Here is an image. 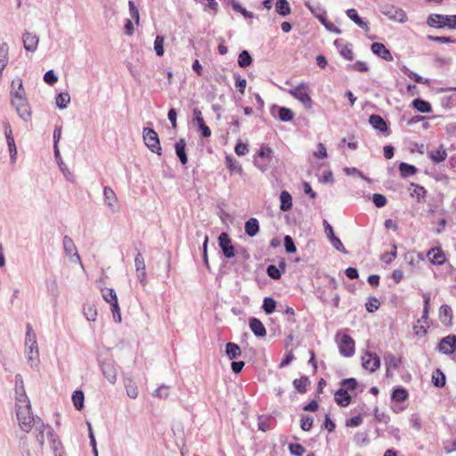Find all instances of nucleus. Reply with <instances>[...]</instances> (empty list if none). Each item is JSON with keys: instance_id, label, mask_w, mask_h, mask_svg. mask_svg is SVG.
<instances>
[{"instance_id": "49", "label": "nucleus", "mask_w": 456, "mask_h": 456, "mask_svg": "<svg viewBox=\"0 0 456 456\" xmlns=\"http://www.w3.org/2000/svg\"><path fill=\"white\" fill-rule=\"evenodd\" d=\"M164 37L163 36H157L154 41V50L156 52V54L158 56H163L164 55Z\"/></svg>"}, {"instance_id": "55", "label": "nucleus", "mask_w": 456, "mask_h": 456, "mask_svg": "<svg viewBox=\"0 0 456 456\" xmlns=\"http://www.w3.org/2000/svg\"><path fill=\"white\" fill-rule=\"evenodd\" d=\"M273 153V150L269 146H262L257 157L262 159H268L269 161H271Z\"/></svg>"}, {"instance_id": "4", "label": "nucleus", "mask_w": 456, "mask_h": 456, "mask_svg": "<svg viewBox=\"0 0 456 456\" xmlns=\"http://www.w3.org/2000/svg\"><path fill=\"white\" fill-rule=\"evenodd\" d=\"M142 137L145 145L158 155H161V147L158 134L151 128H144Z\"/></svg>"}, {"instance_id": "26", "label": "nucleus", "mask_w": 456, "mask_h": 456, "mask_svg": "<svg viewBox=\"0 0 456 456\" xmlns=\"http://www.w3.org/2000/svg\"><path fill=\"white\" fill-rule=\"evenodd\" d=\"M347 17L352 20L355 24H357L360 28L364 29L366 32L369 31L368 24L363 21L358 15L357 11L355 9H348L346 11Z\"/></svg>"}, {"instance_id": "42", "label": "nucleus", "mask_w": 456, "mask_h": 456, "mask_svg": "<svg viewBox=\"0 0 456 456\" xmlns=\"http://www.w3.org/2000/svg\"><path fill=\"white\" fill-rule=\"evenodd\" d=\"M408 397V392L405 388L399 387L393 391L391 398L392 400L402 403L404 402Z\"/></svg>"}, {"instance_id": "27", "label": "nucleus", "mask_w": 456, "mask_h": 456, "mask_svg": "<svg viewBox=\"0 0 456 456\" xmlns=\"http://www.w3.org/2000/svg\"><path fill=\"white\" fill-rule=\"evenodd\" d=\"M245 232L249 237L256 236L259 232V224L257 219H248L245 224Z\"/></svg>"}, {"instance_id": "40", "label": "nucleus", "mask_w": 456, "mask_h": 456, "mask_svg": "<svg viewBox=\"0 0 456 456\" xmlns=\"http://www.w3.org/2000/svg\"><path fill=\"white\" fill-rule=\"evenodd\" d=\"M84 393L80 390H77L72 395V402L77 410L81 411L84 407Z\"/></svg>"}, {"instance_id": "51", "label": "nucleus", "mask_w": 456, "mask_h": 456, "mask_svg": "<svg viewBox=\"0 0 456 456\" xmlns=\"http://www.w3.org/2000/svg\"><path fill=\"white\" fill-rule=\"evenodd\" d=\"M126 395L132 399H135L138 396L137 386L132 381L126 384Z\"/></svg>"}, {"instance_id": "48", "label": "nucleus", "mask_w": 456, "mask_h": 456, "mask_svg": "<svg viewBox=\"0 0 456 456\" xmlns=\"http://www.w3.org/2000/svg\"><path fill=\"white\" fill-rule=\"evenodd\" d=\"M59 168L60 170L61 171V173L63 174L64 177L69 181V182H72L74 183L75 182V179H76V176L75 175L69 170V168L67 167V165L63 162V161H61L59 162Z\"/></svg>"}, {"instance_id": "52", "label": "nucleus", "mask_w": 456, "mask_h": 456, "mask_svg": "<svg viewBox=\"0 0 456 456\" xmlns=\"http://www.w3.org/2000/svg\"><path fill=\"white\" fill-rule=\"evenodd\" d=\"M12 105L17 110L18 108L28 104V101L26 99L25 95H17V96H12L11 101Z\"/></svg>"}, {"instance_id": "38", "label": "nucleus", "mask_w": 456, "mask_h": 456, "mask_svg": "<svg viewBox=\"0 0 456 456\" xmlns=\"http://www.w3.org/2000/svg\"><path fill=\"white\" fill-rule=\"evenodd\" d=\"M399 171L403 177H408L416 174L417 168L412 165L403 162L399 165Z\"/></svg>"}, {"instance_id": "25", "label": "nucleus", "mask_w": 456, "mask_h": 456, "mask_svg": "<svg viewBox=\"0 0 456 456\" xmlns=\"http://www.w3.org/2000/svg\"><path fill=\"white\" fill-rule=\"evenodd\" d=\"M335 401L340 406H347L351 402V396L346 389H338L335 394Z\"/></svg>"}, {"instance_id": "64", "label": "nucleus", "mask_w": 456, "mask_h": 456, "mask_svg": "<svg viewBox=\"0 0 456 456\" xmlns=\"http://www.w3.org/2000/svg\"><path fill=\"white\" fill-rule=\"evenodd\" d=\"M248 152V144L243 142H238L235 146V153L238 156H244Z\"/></svg>"}, {"instance_id": "34", "label": "nucleus", "mask_w": 456, "mask_h": 456, "mask_svg": "<svg viewBox=\"0 0 456 456\" xmlns=\"http://www.w3.org/2000/svg\"><path fill=\"white\" fill-rule=\"evenodd\" d=\"M70 102V95L67 92L59 94L55 98L56 106L59 109H66Z\"/></svg>"}, {"instance_id": "35", "label": "nucleus", "mask_w": 456, "mask_h": 456, "mask_svg": "<svg viewBox=\"0 0 456 456\" xmlns=\"http://www.w3.org/2000/svg\"><path fill=\"white\" fill-rule=\"evenodd\" d=\"M276 12L281 16H287L291 12V8L287 0H277Z\"/></svg>"}, {"instance_id": "16", "label": "nucleus", "mask_w": 456, "mask_h": 456, "mask_svg": "<svg viewBox=\"0 0 456 456\" xmlns=\"http://www.w3.org/2000/svg\"><path fill=\"white\" fill-rule=\"evenodd\" d=\"M371 51L372 53L386 60V61H393V56L388 49L386 48V46L382 43H373L371 45Z\"/></svg>"}, {"instance_id": "21", "label": "nucleus", "mask_w": 456, "mask_h": 456, "mask_svg": "<svg viewBox=\"0 0 456 456\" xmlns=\"http://www.w3.org/2000/svg\"><path fill=\"white\" fill-rule=\"evenodd\" d=\"M427 256L429 261L435 265H442L445 261L444 255L440 248H431Z\"/></svg>"}, {"instance_id": "58", "label": "nucleus", "mask_w": 456, "mask_h": 456, "mask_svg": "<svg viewBox=\"0 0 456 456\" xmlns=\"http://www.w3.org/2000/svg\"><path fill=\"white\" fill-rule=\"evenodd\" d=\"M284 246L288 253H294L297 250L295 243L289 235H286L284 238Z\"/></svg>"}, {"instance_id": "56", "label": "nucleus", "mask_w": 456, "mask_h": 456, "mask_svg": "<svg viewBox=\"0 0 456 456\" xmlns=\"http://www.w3.org/2000/svg\"><path fill=\"white\" fill-rule=\"evenodd\" d=\"M300 427L304 431H308L313 426L314 419L310 416H303L300 420Z\"/></svg>"}, {"instance_id": "18", "label": "nucleus", "mask_w": 456, "mask_h": 456, "mask_svg": "<svg viewBox=\"0 0 456 456\" xmlns=\"http://www.w3.org/2000/svg\"><path fill=\"white\" fill-rule=\"evenodd\" d=\"M384 361L387 367V375L389 376L392 370H396L400 365V359L394 354L388 353L384 356Z\"/></svg>"}, {"instance_id": "53", "label": "nucleus", "mask_w": 456, "mask_h": 456, "mask_svg": "<svg viewBox=\"0 0 456 456\" xmlns=\"http://www.w3.org/2000/svg\"><path fill=\"white\" fill-rule=\"evenodd\" d=\"M344 172L346 175H357L359 177H361L362 179L367 181V182H370V178H368L367 176H365L359 169H357L356 167H345L344 168Z\"/></svg>"}, {"instance_id": "44", "label": "nucleus", "mask_w": 456, "mask_h": 456, "mask_svg": "<svg viewBox=\"0 0 456 456\" xmlns=\"http://www.w3.org/2000/svg\"><path fill=\"white\" fill-rule=\"evenodd\" d=\"M102 296L103 299L109 304L114 303L118 300L117 293L113 289L110 288L102 289Z\"/></svg>"}, {"instance_id": "2", "label": "nucleus", "mask_w": 456, "mask_h": 456, "mask_svg": "<svg viewBox=\"0 0 456 456\" xmlns=\"http://www.w3.org/2000/svg\"><path fill=\"white\" fill-rule=\"evenodd\" d=\"M16 417L20 428L28 433L36 426L37 422L43 421L38 416H34L31 411V405L16 409Z\"/></svg>"}, {"instance_id": "9", "label": "nucleus", "mask_w": 456, "mask_h": 456, "mask_svg": "<svg viewBox=\"0 0 456 456\" xmlns=\"http://www.w3.org/2000/svg\"><path fill=\"white\" fill-rule=\"evenodd\" d=\"M103 198L105 205L110 209L112 213L118 212L119 208L118 205V198L110 187L105 186L103 188Z\"/></svg>"}, {"instance_id": "19", "label": "nucleus", "mask_w": 456, "mask_h": 456, "mask_svg": "<svg viewBox=\"0 0 456 456\" xmlns=\"http://www.w3.org/2000/svg\"><path fill=\"white\" fill-rule=\"evenodd\" d=\"M249 328L256 337L263 338L266 335V330L264 324L256 318H251L249 320Z\"/></svg>"}, {"instance_id": "31", "label": "nucleus", "mask_w": 456, "mask_h": 456, "mask_svg": "<svg viewBox=\"0 0 456 456\" xmlns=\"http://www.w3.org/2000/svg\"><path fill=\"white\" fill-rule=\"evenodd\" d=\"M280 200H281V207L280 208L282 211H288L292 208V197L288 191H281V195H280Z\"/></svg>"}, {"instance_id": "22", "label": "nucleus", "mask_w": 456, "mask_h": 456, "mask_svg": "<svg viewBox=\"0 0 456 456\" xmlns=\"http://www.w3.org/2000/svg\"><path fill=\"white\" fill-rule=\"evenodd\" d=\"M186 142L184 139L181 138L175 143V153L179 158L181 163L185 165L188 162L187 155L185 152Z\"/></svg>"}, {"instance_id": "1", "label": "nucleus", "mask_w": 456, "mask_h": 456, "mask_svg": "<svg viewBox=\"0 0 456 456\" xmlns=\"http://www.w3.org/2000/svg\"><path fill=\"white\" fill-rule=\"evenodd\" d=\"M25 354L27 362L32 369H37L40 359L37 337L30 325L27 326L25 339Z\"/></svg>"}, {"instance_id": "12", "label": "nucleus", "mask_w": 456, "mask_h": 456, "mask_svg": "<svg viewBox=\"0 0 456 456\" xmlns=\"http://www.w3.org/2000/svg\"><path fill=\"white\" fill-rule=\"evenodd\" d=\"M22 42L26 51L34 53L37 49L39 37L34 33L26 31L22 34Z\"/></svg>"}, {"instance_id": "60", "label": "nucleus", "mask_w": 456, "mask_h": 456, "mask_svg": "<svg viewBox=\"0 0 456 456\" xmlns=\"http://www.w3.org/2000/svg\"><path fill=\"white\" fill-rule=\"evenodd\" d=\"M379 305H380L379 301L377 298L373 297V298H370L366 303V310L369 313H374L375 311H377L379 309Z\"/></svg>"}, {"instance_id": "10", "label": "nucleus", "mask_w": 456, "mask_h": 456, "mask_svg": "<svg viewBox=\"0 0 456 456\" xmlns=\"http://www.w3.org/2000/svg\"><path fill=\"white\" fill-rule=\"evenodd\" d=\"M380 366L379 357L374 354L367 352L362 356V367L369 370L370 372H374Z\"/></svg>"}, {"instance_id": "14", "label": "nucleus", "mask_w": 456, "mask_h": 456, "mask_svg": "<svg viewBox=\"0 0 456 456\" xmlns=\"http://www.w3.org/2000/svg\"><path fill=\"white\" fill-rule=\"evenodd\" d=\"M48 428H52V427L45 425L43 421L37 422V426L34 429V436L38 443L41 450H43L45 445V436H47Z\"/></svg>"}, {"instance_id": "50", "label": "nucleus", "mask_w": 456, "mask_h": 456, "mask_svg": "<svg viewBox=\"0 0 456 456\" xmlns=\"http://www.w3.org/2000/svg\"><path fill=\"white\" fill-rule=\"evenodd\" d=\"M293 112L290 109L281 107L279 109V118L283 122L289 121L293 118Z\"/></svg>"}, {"instance_id": "61", "label": "nucleus", "mask_w": 456, "mask_h": 456, "mask_svg": "<svg viewBox=\"0 0 456 456\" xmlns=\"http://www.w3.org/2000/svg\"><path fill=\"white\" fill-rule=\"evenodd\" d=\"M44 81L48 85H54L58 81L57 76L54 74L53 69L46 71L44 76Z\"/></svg>"}, {"instance_id": "5", "label": "nucleus", "mask_w": 456, "mask_h": 456, "mask_svg": "<svg viewBox=\"0 0 456 456\" xmlns=\"http://www.w3.org/2000/svg\"><path fill=\"white\" fill-rule=\"evenodd\" d=\"M289 93L300 102L303 103L307 110L312 109V99L309 96L308 86L305 84H300L290 89Z\"/></svg>"}, {"instance_id": "46", "label": "nucleus", "mask_w": 456, "mask_h": 456, "mask_svg": "<svg viewBox=\"0 0 456 456\" xmlns=\"http://www.w3.org/2000/svg\"><path fill=\"white\" fill-rule=\"evenodd\" d=\"M19 117L23 119L24 121L28 122L31 118V110L30 107L28 104L23 105L16 110Z\"/></svg>"}, {"instance_id": "32", "label": "nucleus", "mask_w": 456, "mask_h": 456, "mask_svg": "<svg viewBox=\"0 0 456 456\" xmlns=\"http://www.w3.org/2000/svg\"><path fill=\"white\" fill-rule=\"evenodd\" d=\"M225 352L227 356L231 360L236 359L241 354V350L240 346L237 344L232 342L226 344Z\"/></svg>"}, {"instance_id": "33", "label": "nucleus", "mask_w": 456, "mask_h": 456, "mask_svg": "<svg viewBox=\"0 0 456 456\" xmlns=\"http://www.w3.org/2000/svg\"><path fill=\"white\" fill-rule=\"evenodd\" d=\"M11 86H12V90H11L12 96L25 95V90L23 88V84H22L21 78L18 77V78L13 79Z\"/></svg>"}, {"instance_id": "30", "label": "nucleus", "mask_w": 456, "mask_h": 456, "mask_svg": "<svg viewBox=\"0 0 456 456\" xmlns=\"http://www.w3.org/2000/svg\"><path fill=\"white\" fill-rule=\"evenodd\" d=\"M445 375L440 370L436 369L432 374V383L436 387H444L445 386Z\"/></svg>"}, {"instance_id": "54", "label": "nucleus", "mask_w": 456, "mask_h": 456, "mask_svg": "<svg viewBox=\"0 0 456 456\" xmlns=\"http://www.w3.org/2000/svg\"><path fill=\"white\" fill-rule=\"evenodd\" d=\"M289 448L290 453L295 456H302L305 452V447L300 444H290Z\"/></svg>"}, {"instance_id": "17", "label": "nucleus", "mask_w": 456, "mask_h": 456, "mask_svg": "<svg viewBox=\"0 0 456 456\" xmlns=\"http://www.w3.org/2000/svg\"><path fill=\"white\" fill-rule=\"evenodd\" d=\"M427 24L431 28H442L446 27L445 15L433 13L428 17Z\"/></svg>"}, {"instance_id": "20", "label": "nucleus", "mask_w": 456, "mask_h": 456, "mask_svg": "<svg viewBox=\"0 0 456 456\" xmlns=\"http://www.w3.org/2000/svg\"><path fill=\"white\" fill-rule=\"evenodd\" d=\"M47 438L50 442L51 447L53 451L54 456L61 455V442L58 438V436L54 433L53 428H48Z\"/></svg>"}, {"instance_id": "7", "label": "nucleus", "mask_w": 456, "mask_h": 456, "mask_svg": "<svg viewBox=\"0 0 456 456\" xmlns=\"http://www.w3.org/2000/svg\"><path fill=\"white\" fill-rule=\"evenodd\" d=\"M218 244L224 256L230 259L235 256V248L232 244V240L228 233L222 232L218 237Z\"/></svg>"}, {"instance_id": "36", "label": "nucleus", "mask_w": 456, "mask_h": 456, "mask_svg": "<svg viewBox=\"0 0 456 456\" xmlns=\"http://www.w3.org/2000/svg\"><path fill=\"white\" fill-rule=\"evenodd\" d=\"M293 385L297 392L304 394L306 392V387L310 385V380L307 377H301L295 379Z\"/></svg>"}, {"instance_id": "57", "label": "nucleus", "mask_w": 456, "mask_h": 456, "mask_svg": "<svg viewBox=\"0 0 456 456\" xmlns=\"http://www.w3.org/2000/svg\"><path fill=\"white\" fill-rule=\"evenodd\" d=\"M314 156L316 159H323L328 157L326 148L323 143L320 142L317 145V151L314 152Z\"/></svg>"}, {"instance_id": "24", "label": "nucleus", "mask_w": 456, "mask_h": 456, "mask_svg": "<svg viewBox=\"0 0 456 456\" xmlns=\"http://www.w3.org/2000/svg\"><path fill=\"white\" fill-rule=\"evenodd\" d=\"M369 121L372 127L379 132H386L387 130L386 121L379 115H370Z\"/></svg>"}, {"instance_id": "63", "label": "nucleus", "mask_w": 456, "mask_h": 456, "mask_svg": "<svg viewBox=\"0 0 456 456\" xmlns=\"http://www.w3.org/2000/svg\"><path fill=\"white\" fill-rule=\"evenodd\" d=\"M267 274L274 280H278L281 277L280 270L277 266L271 265L267 267Z\"/></svg>"}, {"instance_id": "29", "label": "nucleus", "mask_w": 456, "mask_h": 456, "mask_svg": "<svg viewBox=\"0 0 456 456\" xmlns=\"http://www.w3.org/2000/svg\"><path fill=\"white\" fill-rule=\"evenodd\" d=\"M411 104L421 113H429L432 110L431 104L419 98L413 100Z\"/></svg>"}, {"instance_id": "62", "label": "nucleus", "mask_w": 456, "mask_h": 456, "mask_svg": "<svg viewBox=\"0 0 456 456\" xmlns=\"http://www.w3.org/2000/svg\"><path fill=\"white\" fill-rule=\"evenodd\" d=\"M372 200L377 208H382L387 204V198L382 194H373Z\"/></svg>"}, {"instance_id": "37", "label": "nucleus", "mask_w": 456, "mask_h": 456, "mask_svg": "<svg viewBox=\"0 0 456 456\" xmlns=\"http://www.w3.org/2000/svg\"><path fill=\"white\" fill-rule=\"evenodd\" d=\"M83 311H84V315L87 321L94 322L96 320L97 309H96L95 305H90V304L85 305Z\"/></svg>"}, {"instance_id": "3", "label": "nucleus", "mask_w": 456, "mask_h": 456, "mask_svg": "<svg viewBox=\"0 0 456 456\" xmlns=\"http://www.w3.org/2000/svg\"><path fill=\"white\" fill-rule=\"evenodd\" d=\"M62 248L65 256L70 263L78 265L83 270L85 269L80 255L74 240L68 235L62 239Z\"/></svg>"}, {"instance_id": "13", "label": "nucleus", "mask_w": 456, "mask_h": 456, "mask_svg": "<svg viewBox=\"0 0 456 456\" xmlns=\"http://www.w3.org/2000/svg\"><path fill=\"white\" fill-rule=\"evenodd\" d=\"M103 376L108 379L110 384L117 382L118 372L113 362H103L101 365Z\"/></svg>"}, {"instance_id": "6", "label": "nucleus", "mask_w": 456, "mask_h": 456, "mask_svg": "<svg viewBox=\"0 0 456 456\" xmlns=\"http://www.w3.org/2000/svg\"><path fill=\"white\" fill-rule=\"evenodd\" d=\"M381 12L391 20H395L400 23H404L407 21V15L405 12L395 5L386 4L382 6Z\"/></svg>"}, {"instance_id": "23", "label": "nucleus", "mask_w": 456, "mask_h": 456, "mask_svg": "<svg viewBox=\"0 0 456 456\" xmlns=\"http://www.w3.org/2000/svg\"><path fill=\"white\" fill-rule=\"evenodd\" d=\"M15 400H16V409L27 407L30 405V402L28 397L25 392V388L23 389H15Z\"/></svg>"}, {"instance_id": "8", "label": "nucleus", "mask_w": 456, "mask_h": 456, "mask_svg": "<svg viewBox=\"0 0 456 456\" xmlns=\"http://www.w3.org/2000/svg\"><path fill=\"white\" fill-rule=\"evenodd\" d=\"M134 266L135 272L138 281L142 286H146L147 284V274H146V265L144 262V258L141 253H137L134 257Z\"/></svg>"}, {"instance_id": "41", "label": "nucleus", "mask_w": 456, "mask_h": 456, "mask_svg": "<svg viewBox=\"0 0 456 456\" xmlns=\"http://www.w3.org/2000/svg\"><path fill=\"white\" fill-rule=\"evenodd\" d=\"M6 142H7L8 149H9L11 162L15 163L16 159H17V148H16L14 137L8 136L6 138Z\"/></svg>"}, {"instance_id": "15", "label": "nucleus", "mask_w": 456, "mask_h": 456, "mask_svg": "<svg viewBox=\"0 0 456 456\" xmlns=\"http://www.w3.org/2000/svg\"><path fill=\"white\" fill-rule=\"evenodd\" d=\"M438 349L445 354H452L456 349V337L449 335L444 338L438 345Z\"/></svg>"}, {"instance_id": "28", "label": "nucleus", "mask_w": 456, "mask_h": 456, "mask_svg": "<svg viewBox=\"0 0 456 456\" xmlns=\"http://www.w3.org/2000/svg\"><path fill=\"white\" fill-rule=\"evenodd\" d=\"M428 156L435 163H440L446 159L447 152L443 146H440L436 151L428 152Z\"/></svg>"}, {"instance_id": "11", "label": "nucleus", "mask_w": 456, "mask_h": 456, "mask_svg": "<svg viewBox=\"0 0 456 456\" xmlns=\"http://www.w3.org/2000/svg\"><path fill=\"white\" fill-rule=\"evenodd\" d=\"M339 351L344 356H352L354 353V341L346 334H343L339 342Z\"/></svg>"}, {"instance_id": "45", "label": "nucleus", "mask_w": 456, "mask_h": 456, "mask_svg": "<svg viewBox=\"0 0 456 456\" xmlns=\"http://www.w3.org/2000/svg\"><path fill=\"white\" fill-rule=\"evenodd\" d=\"M411 187L412 188V191L410 192L411 197H415L419 201L424 199L427 191L423 186L411 183Z\"/></svg>"}, {"instance_id": "43", "label": "nucleus", "mask_w": 456, "mask_h": 456, "mask_svg": "<svg viewBox=\"0 0 456 456\" xmlns=\"http://www.w3.org/2000/svg\"><path fill=\"white\" fill-rule=\"evenodd\" d=\"M252 63V57L248 51H242L238 57V64L240 68H246Z\"/></svg>"}, {"instance_id": "47", "label": "nucleus", "mask_w": 456, "mask_h": 456, "mask_svg": "<svg viewBox=\"0 0 456 456\" xmlns=\"http://www.w3.org/2000/svg\"><path fill=\"white\" fill-rule=\"evenodd\" d=\"M276 307V301L272 297H265L263 302V309L266 314H271L274 312Z\"/></svg>"}, {"instance_id": "39", "label": "nucleus", "mask_w": 456, "mask_h": 456, "mask_svg": "<svg viewBox=\"0 0 456 456\" xmlns=\"http://www.w3.org/2000/svg\"><path fill=\"white\" fill-rule=\"evenodd\" d=\"M440 320L443 323H448L452 320V308L447 305H443L439 310Z\"/></svg>"}, {"instance_id": "59", "label": "nucleus", "mask_w": 456, "mask_h": 456, "mask_svg": "<svg viewBox=\"0 0 456 456\" xmlns=\"http://www.w3.org/2000/svg\"><path fill=\"white\" fill-rule=\"evenodd\" d=\"M235 78V86L239 88L240 94H244L245 88L247 86V81L245 78H242L239 74H234Z\"/></svg>"}]
</instances>
